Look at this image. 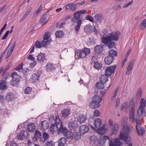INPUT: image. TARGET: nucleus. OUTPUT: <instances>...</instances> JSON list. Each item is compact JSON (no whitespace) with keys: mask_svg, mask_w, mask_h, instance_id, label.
I'll use <instances>...</instances> for the list:
<instances>
[{"mask_svg":"<svg viewBox=\"0 0 146 146\" xmlns=\"http://www.w3.org/2000/svg\"><path fill=\"white\" fill-rule=\"evenodd\" d=\"M104 84L100 82H98L96 84V86L97 88L101 89L103 88L104 87Z\"/></svg>","mask_w":146,"mask_h":146,"instance_id":"39","label":"nucleus"},{"mask_svg":"<svg viewBox=\"0 0 146 146\" xmlns=\"http://www.w3.org/2000/svg\"><path fill=\"white\" fill-rule=\"evenodd\" d=\"M89 129V127L85 125H82L80 127V131L82 134L86 133L88 131Z\"/></svg>","mask_w":146,"mask_h":146,"instance_id":"11","label":"nucleus"},{"mask_svg":"<svg viewBox=\"0 0 146 146\" xmlns=\"http://www.w3.org/2000/svg\"><path fill=\"white\" fill-rule=\"evenodd\" d=\"M86 19L90 21L91 22H94L93 18L90 15H87L86 17Z\"/></svg>","mask_w":146,"mask_h":146,"instance_id":"57","label":"nucleus"},{"mask_svg":"<svg viewBox=\"0 0 146 146\" xmlns=\"http://www.w3.org/2000/svg\"><path fill=\"white\" fill-rule=\"evenodd\" d=\"M49 17L48 15L45 14H44L42 17L40 19V23L42 25H44L47 22L49 19Z\"/></svg>","mask_w":146,"mask_h":146,"instance_id":"16","label":"nucleus"},{"mask_svg":"<svg viewBox=\"0 0 146 146\" xmlns=\"http://www.w3.org/2000/svg\"><path fill=\"white\" fill-rule=\"evenodd\" d=\"M94 123L95 127L98 128L102 124V121L99 118H97L94 121Z\"/></svg>","mask_w":146,"mask_h":146,"instance_id":"29","label":"nucleus"},{"mask_svg":"<svg viewBox=\"0 0 146 146\" xmlns=\"http://www.w3.org/2000/svg\"><path fill=\"white\" fill-rule=\"evenodd\" d=\"M70 113V111L66 109L62 111V116L64 117H66Z\"/></svg>","mask_w":146,"mask_h":146,"instance_id":"42","label":"nucleus"},{"mask_svg":"<svg viewBox=\"0 0 146 146\" xmlns=\"http://www.w3.org/2000/svg\"><path fill=\"white\" fill-rule=\"evenodd\" d=\"M116 68V66L115 65H113L112 66H110L107 68L105 70L106 75L107 76L111 75L112 74L114 73Z\"/></svg>","mask_w":146,"mask_h":146,"instance_id":"7","label":"nucleus"},{"mask_svg":"<svg viewBox=\"0 0 146 146\" xmlns=\"http://www.w3.org/2000/svg\"><path fill=\"white\" fill-rule=\"evenodd\" d=\"M109 144L110 146H121L122 145L120 139L117 138L114 139V143L111 140H109Z\"/></svg>","mask_w":146,"mask_h":146,"instance_id":"9","label":"nucleus"},{"mask_svg":"<svg viewBox=\"0 0 146 146\" xmlns=\"http://www.w3.org/2000/svg\"><path fill=\"white\" fill-rule=\"evenodd\" d=\"M142 94L141 89L140 88H139L137 89V94L135 97L136 100L139 99Z\"/></svg>","mask_w":146,"mask_h":146,"instance_id":"33","label":"nucleus"},{"mask_svg":"<svg viewBox=\"0 0 146 146\" xmlns=\"http://www.w3.org/2000/svg\"><path fill=\"white\" fill-rule=\"evenodd\" d=\"M130 131V129L129 127H123L122 129L120 135L121 139L124 140L126 144H129L127 146H132V143H129L131 141L130 138H129V135Z\"/></svg>","mask_w":146,"mask_h":146,"instance_id":"2","label":"nucleus"},{"mask_svg":"<svg viewBox=\"0 0 146 146\" xmlns=\"http://www.w3.org/2000/svg\"><path fill=\"white\" fill-rule=\"evenodd\" d=\"M16 44V42H14L12 44L11 47L8 50L12 52L15 47Z\"/></svg>","mask_w":146,"mask_h":146,"instance_id":"59","label":"nucleus"},{"mask_svg":"<svg viewBox=\"0 0 146 146\" xmlns=\"http://www.w3.org/2000/svg\"><path fill=\"white\" fill-rule=\"evenodd\" d=\"M108 80V76L106 75H102L100 77V82L103 83H105Z\"/></svg>","mask_w":146,"mask_h":146,"instance_id":"30","label":"nucleus"},{"mask_svg":"<svg viewBox=\"0 0 146 146\" xmlns=\"http://www.w3.org/2000/svg\"><path fill=\"white\" fill-rule=\"evenodd\" d=\"M102 65L100 63L98 62H96L94 63V67L96 69L99 70L102 67Z\"/></svg>","mask_w":146,"mask_h":146,"instance_id":"44","label":"nucleus"},{"mask_svg":"<svg viewBox=\"0 0 146 146\" xmlns=\"http://www.w3.org/2000/svg\"><path fill=\"white\" fill-rule=\"evenodd\" d=\"M12 79L19 80V76L16 72H13L11 74Z\"/></svg>","mask_w":146,"mask_h":146,"instance_id":"46","label":"nucleus"},{"mask_svg":"<svg viewBox=\"0 0 146 146\" xmlns=\"http://www.w3.org/2000/svg\"><path fill=\"white\" fill-rule=\"evenodd\" d=\"M109 56H111L112 57H115L117 56V52L116 51L112 49L109 52Z\"/></svg>","mask_w":146,"mask_h":146,"instance_id":"37","label":"nucleus"},{"mask_svg":"<svg viewBox=\"0 0 146 146\" xmlns=\"http://www.w3.org/2000/svg\"><path fill=\"white\" fill-rule=\"evenodd\" d=\"M120 35V33L119 31L106 33L103 35L101 41L104 45L108 46L110 48H112L115 44V42L112 41L117 40Z\"/></svg>","mask_w":146,"mask_h":146,"instance_id":"1","label":"nucleus"},{"mask_svg":"<svg viewBox=\"0 0 146 146\" xmlns=\"http://www.w3.org/2000/svg\"><path fill=\"white\" fill-rule=\"evenodd\" d=\"M118 90L119 88H116L115 91L113 93V96L111 97V100H113L115 97Z\"/></svg>","mask_w":146,"mask_h":146,"instance_id":"51","label":"nucleus"},{"mask_svg":"<svg viewBox=\"0 0 146 146\" xmlns=\"http://www.w3.org/2000/svg\"><path fill=\"white\" fill-rule=\"evenodd\" d=\"M35 46L36 48H40L42 47L41 42L39 41H36L35 44Z\"/></svg>","mask_w":146,"mask_h":146,"instance_id":"52","label":"nucleus"},{"mask_svg":"<svg viewBox=\"0 0 146 146\" xmlns=\"http://www.w3.org/2000/svg\"><path fill=\"white\" fill-rule=\"evenodd\" d=\"M36 127L34 123H29L27 126V130L30 132H33L35 129Z\"/></svg>","mask_w":146,"mask_h":146,"instance_id":"22","label":"nucleus"},{"mask_svg":"<svg viewBox=\"0 0 146 146\" xmlns=\"http://www.w3.org/2000/svg\"><path fill=\"white\" fill-rule=\"evenodd\" d=\"M98 22H101L102 21V16L101 14H97L94 16Z\"/></svg>","mask_w":146,"mask_h":146,"instance_id":"45","label":"nucleus"},{"mask_svg":"<svg viewBox=\"0 0 146 146\" xmlns=\"http://www.w3.org/2000/svg\"><path fill=\"white\" fill-rule=\"evenodd\" d=\"M41 134L37 130H36L35 131V136L33 138V139L34 140L36 139V137H37L38 138H40L41 136Z\"/></svg>","mask_w":146,"mask_h":146,"instance_id":"48","label":"nucleus"},{"mask_svg":"<svg viewBox=\"0 0 146 146\" xmlns=\"http://www.w3.org/2000/svg\"><path fill=\"white\" fill-rule=\"evenodd\" d=\"M28 135V133L26 131L22 130L20 134L17 135L16 137L19 140L22 139H23L24 136L26 137Z\"/></svg>","mask_w":146,"mask_h":146,"instance_id":"15","label":"nucleus"},{"mask_svg":"<svg viewBox=\"0 0 146 146\" xmlns=\"http://www.w3.org/2000/svg\"><path fill=\"white\" fill-rule=\"evenodd\" d=\"M41 74L42 72L40 71H38L36 74H33L31 79V81L33 82H36Z\"/></svg>","mask_w":146,"mask_h":146,"instance_id":"8","label":"nucleus"},{"mask_svg":"<svg viewBox=\"0 0 146 146\" xmlns=\"http://www.w3.org/2000/svg\"><path fill=\"white\" fill-rule=\"evenodd\" d=\"M80 15L79 12L76 11L74 14V17L71 19V21L73 22L77 23V25L75 27V30L76 32L79 31L82 23V20L80 19Z\"/></svg>","mask_w":146,"mask_h":146,"instance_id":"3","label":"nucleus"},{"mask_svg":"<svg viewBox=\"0 0 146 146\" xmlns=\"http://www.w3.org/2000/svg\"><path fill=\"white\" fill-rule=\"evenodd\" d=\"M100 103L96 102L92 100L90 104V106L92 109H95L98 108L100 106Z\"/></svg>","mask_w":146,"mask_h":146,"instance_id":"18","label":"nucleus"},{"mask_svg":"<svg viewBox=\"0 0 146 146\" xmlns=\"http://www.w3.org/2000/svg\"><path fill=\"white\" fill-rule=\"evenodd\" d=\"M119 127V125L118 123H114L112 125L111 127L112 133L113 134H116L117 133Z\"/></svg>","mask_w":146,"mask_h":146,"instance_id":"19","label":"nucleus"},{"mask_svg":"<svg viewBox=\"0 0 146 146\" xmlns=\"http://www.w3.org/2000/svg\"><path fill=\"white\" fill-rule=\"evenodd\" d=\"M94 101L100 103L102 100V98L101 96L96 94L92 98Z\"/></svg>","mask_w":146,"mask_h":146,"instance_id":"25","label":"nucleus"},{"mask_svg":"<svg viewBox=\"0 0 146 146\" xmlns=\"http://www.w3.org/2000/svg\"><path fill=\"white\" fill-rule=\"evenodd\" d=\"M23 64L22 63L19 65L18 66L16 67L15 69L17 71H18L19 72H23Z\"/></svg>","mask_w":146,"mask_h":146,"instance_id":"40","label":"nucleus"},{"mask_svg":"<svg viewBox=\"0 0 146 146\" xmlns=\"http://www.w3.org/2000/svg\"><path fill=\"white\" fill-rule=\"evenodd\" d=\"M107 139H109V138L108 136L105 135L101 137V140L99 142L100 144L101 145H103Z\"/></svg>","mask_w":146,"mask_h":146,"instance_id":"28","label":"nucleus"},{"mask_svg":"<svg viewBox=\"0 0 146 146\" xmlns=\"http://www.w3.org/2000/svg\"><path fill=\"white\" fill-rule=\"evenodd\" d=\"M50 36V33L48 32L46 33L44 35L43 39L44 40H48Z\"/></svg>","mask_w":146,"mask_h":146,"instance_id":"49","label":"nucleus"},{"mask_svg":"<svg viewBox=\"0 0 146 146\" xmlns=\"http://www.w3.org/2000/svg\"><path fill=\"white\" fill-rule=\"evenodd\" d=\"M114 59V58L109 56L106 57L104 59L105 63L108 65L110 64L113 60Z\"/></svg>","mask_w":146,"mask_h":146,"instance_id":"23","label":"nucleus"},{"mask_svg":"<svg viewBox=\"0 0 146 146\" xmlns=\"http://www.w3.org/2000/svg\"><path fill=\"white\" fill-rule=\"evenodd\" d=\"M107 129L106 128L105 125H103L97 130V132L100 135L105 134L107 132Z\"/></svg>","mask_w":146,"mask_h":146,"instance_id":"12","label":"nucleus"},{"mask_svg":"<svg viewBox=\"0 0 146 146\" xmlns=\"http://www.w3.org/2000/svg\"><path fill=\"white\" fill-rule=\"evenodd\" d=\"M6 97L7 99L10 100L12 99L13 97L12 94L10 93H8Z\"/></svg>","mask_w":146,"mask_h":146,"instance_id":"62","label":"nucleus"},{"mask_svg":"<svg viewBox=\"0 0 146 146\" xmlns=\"http://www.w3.org/2000/svg\"><path fill=\"white\" fill-rule=\"evenodd\" d=\"M58 122H55V124H52L50 127V132L51 133V134H53L56 131H58Z\"/></svg>","mask_w":146,"mask_h":146,"instance_id":"14","label":"nucleus"},{"mask_svg":"<svg viewBox=\"0 0 146 146\" xmlns=\"http://www.w3.org/2000/svg\"><path fill=\"white\" fill-rule=\"evenodd\" d=\"M87 117L85 115H80L78 118V121L80 123H82L85 122Z\"/></svg>","mask_w":146,"mask_h":146,"instance_id":"20","label":"nucleus"},{"mask_svg":"<svg viewBox=\"0 0 146 146\" xmlns=\"http://www.w3.org/2000/svg\"><path fill=\"white\" fill-rule=\"evenodd\" d=\"M133 65V63L131 62L129 63V66L127 68V70L131 71L132 69V66Z\"/></svg>","mask_w":146,"mask_h":146,"instance_id":"60","label":"nucleus"},{"mask_svg":"<svg viewBox=\"0 0 146 146\" xmlns=\"http://www.w3.org/2000/svg\"><path fill=\"white\" fill-rule=\"evenodd\" d=\"M42 46L44 47H46L50 44V41L49 40H44L43 39L42 41L41 42Z\"/></svg>","mask_w":146,"mask_h":146,"instance_id":"38","label":"nucleus"},{"mask_svg":"<svg viewBox=\"0 0 146 146\" xmlns=\"http://www.w3.org/2000/svg\"><path fill=\"white\" fill-rule=\"evenodd\" d=\"M78 3H77L73 7H72L70 8V10L72 11H75L78 6Z\"/></svg>","mask_w":146,"mask_h":146,"instance_id":"58","label":"nucleus"},{"mask_svg":"<svg viewBox=\"0 0 146 146\" xmlns=\"http://www.w3.org/2000/svg\"><path fill=\"white\" fill-rule=\"evenodd\" d=\"M45 68L47 71L50 72L54 69V66L53 64L49 63L46 65Z\"/></svg>","mask_w":146,"mask_h":146,"instance_id":"24","label":"nucleus"},{"mask_svg":"<svg viewBox=\"0 0 146 146\" xmlns=\"http://www.w3.org/2000/svg\"><path fill=\"white\" fill-rule=\"evenodd\" d=\"M42 5H41L39 7L38 9L35 12L34 15L33 17H35L36 16L37 14H38L41 11V10L42 9Z\"/></svg>","mask_w":146,"mask_h":146,"instance_id":"50","label":"nucleus"},{"mask_svg":"<svg viewBox=\"0 0 146 146\" xmlns=\"http://www.w3.org/2000/svg\"><path fill=\"white\" fill-rule=\"evenodd\" d=\"M55 35L57 38H62L63 36L64 33L63 31L61 30L57 31L55 33Z\"/></svg>","mask_w":146,"mask_h":146,"instance_id":"35","label":"nucleus"},{"mask_svg":"<svg viewBox=\"0 0 146 146\" xmlns=\"http://www.w3.org/2000/svg\"><path fill=\"white\" fill-rule=\"evenodd\" d=\"M97 139L95 135H93L91 136L90 139V141L91 142L94 143L96 141Z\"/></svg>","mask_w":146,"mask_h":146,"instance_id":"54","label":"nucleus"},{"mask_svg":"<svg viewBox=\"0 0 146 146\" xmlns=\"http://www.w3.org/2000/svg\"><path fill=\"white\" fill-rule=\"evenodd\" d=\"M140 108H144L146 106V102L144 98L141 99L140 102Z\"/></svg>","mask_w":146,"mask_h":146,"instance_id":"36","label":"nucleus"},{"mask_svg":"<svg viewBox=\"0 0 146 146\" xmlns=\"http://www.w3.org/2000/svg\"><path fill=\"white\" fill-rule=\"evenodd\" d=\"M49 126L48 122L46 121H42L39 124L40 128L42 131H44L46 130Z\"/></svg>","mask_w":146,"mask_h":146,"instance_id":"10","label":"nucleus"},{"mask_svg":"<svg viewBox=\"0 0 146 146\" xmlns=\"http://www.w3.org/2000/svg\"><path fill=\"white\" fill-rule=\"evenodd\" d=\"M56 122H58V133L59 134L61 133H64L67 131V129L66 127H64L62 125V122L60 120L58 117L56 118Z\"/></svg>","mask_w":146,"mask_h":146,"instance_id":"5","label":"nucleus"},{"mask_svg":"<svg viewBox=\"0 0 146 146\" xmlns=\"http://www.w3.org/2000/svg\"><path fill=\"white\" fill-rule=\"evenodd\" d=\"M73 5V3H68L65 6V11H67L68 9H70L72 7Z\"/></svg>","mask_w":146,"mask_h":146,"instance_id":"55","label":"nucleus"},{"mask_svg":"<svg viewBox=\"0 0 146 146\" xmlns=\"http://www.w3.org/2000/svg\"><path fill=\"white\" fill-rule=\"evenodd\" d=\"M9 32V30L7 31L5 33V35H4L3 37H2V39L3 40L7 38Z\"/></svg>","mask_w":146,"mask_h":146,"instance_id":"63","label":"nucleus"},{"mask_svg":"<svg viewBox=\"0 0 146 146\" xmlns=\"http://www.w3.org/2000/svg\"><path fill=\"white\" fill-rule=\"evenodd\" d=\"M53 143L52 141H47L45 143V145L46 146H53Z\"/></svg>","mask_w":146,"mask_h":146,"instance_id":"64","label":"nucleus"},{"mask_svg":"<svg viewBox=\"0 0 146 146\" xmlns=\"http://www.w3.org/2000/svg\"><path fill=\"white\" fill-rule=\"evenodd\" d=\"M100 114V111L98 110H96L94 112V116L96 117H98Z\"/></svg>","mask_w":146,"mask_h":146,"instance_id":"61","label":"nucleus"},{"mask_svg":"<svg viewBox=\"0 0 146 146\" xmlns=\"http://www.w3.org/2000/svg\"><path fill=\"white\" fill-rule=\"evenodd\" d=\"M65 140L66 139L64 138H62L60 139L58 146H64V143L66 142Z\"/></svg>","mask_w":146,"mask_h":146,"instance_id":"47","label":"nucleus"},{"mask_svg":"<svg viewBox=\"0 0 146 146\" xmlns=\"http://www.w3.org/2000/svg\"><path fill=\"white\" fill-rule=\"evenodd\" d=\"M68 125L69 127H71L73 128H76L78 126L77 122L76 120L73 121H70Z\"/></svg>","mask_w":146,"mask_h":146,"instance_id":"31","label":"nucleus"},{"mask_svg":"<svg viewBox=\"0 0 146 146\" xmlns=\"http://www.w3.org/2000/svg\"><path fill=\"white\" fill-rule=\"evenodd\" d=\"M94 49L96 53H100L103 50V46L102 45H96L94 47Z\"/></svg>","mask_w":146,"mask_h":146,"instance_id":"21","label":"nucleus"},{"mask_svg":"<svg viewBox=\"0 0 146 146\" xmlns=\"http://www.w3.org/2000/svg\"><path fill=\"white\" fill-rule=\"evenodd\" d=\"M136 129L138 135L139 137L142 136L144 135L145 132V130L141 126L136 127Z\"/></svg>","mask_w":146,"mask_h":146,"instance_id":"13","label":"nucleus"},{"mask_svg":"<svg viewBox=\"0 0 146 146\" xmlns=\"http://www.w3.org/2000/svg\"><path fill=\"white\" fill-rule=\"evenodd\" d=\"M45 59V55L44 53H40L38 56L37 60L39 61H44Z\"/></svg>","mask_w":146,"mask_h":146,"instance_id":"26","label":"nucleus"},{"mask_svg":"<svg viewBox=\"0 0 146 146\" xmlns=\"http://www.w3.org/2000/svg\"><path fill=\"white\" fill-rule=\"evenodd\" d=\"M146 27V19L144 20L141 22L140 26L141 30L144 29Z\"/></svg>","mask_w":146,"mask_h":146,"instance_id":"43","label":"nucleus"},{"mask_svg":"<svg viewBox=\"0 0 146 146\" xmlns=\"http://www.w3.org/2000/svg\"><path fill=\"white\" fill-rule=\"evenodd\" d=\"M19 81V80L12 79L11 81V84L13 86L17 85Z\"/></svg>","mask_w":146,"mask_h":146,"instance_id":"41","label":"nucleus"},{"mask_svg":"<svg viewBox=\"0 0 146 146\" xmlns=\"http://www.w3.org/2000/svg\"><path fill=\"white\" fill-rule=\"evenodd\" d=\"M145 113L144 108H140L138 109L137 111V114L139 117H141Z\"/></svg>","mask_w":146,"mask_h":146,"instance_id":"34","label":"nucleus"},{"mask_svg":"<svg viewBox=\"0 0 146 146\" xmlns=\"http://www.w3.org/2000/svg\"><path fill=\"white\" fill-rule=\"evenodd\" d=\"M74 133L71 131H66L65 134V136L69 139L72 138H73Z\"/></svg>","mask_w":146,"mask_h":146,"instance_id":"32","label":"nucleus"},{"mask_svg":"<svg viewBox=\"0 0 146 146\" xmlns=\"http://www.w3.org/2000/svg\"><path fill=\"white\" fill-rule=\"evenodd\" d=\"M90 50L89 48H86L82 50H77L75 51V57L77 56L78 58H83L90 53Z\"/></svg>","mask_w":146,"mask_h":146,"instance_id":"4","label":"nucleus"},{"mask_svg":"<svg viewBox=\"0 0 146 146\" xmlns=\"http://www.w3.org/2000/svg\"><path fill=\"white\" fill-rule=\"evenodd\" d=\"M92 26L90 24H88L84 27V30L86 34H90L92 32Z\"/></svg>","mask_w":146,"mask_h":146,"instance_id":"17","label":"nucleus"},{"mask_svg":"<svg viewBox=\"0 0 146 146\" xmlns=\"http://www.w3.org/2000/svg\"><path fill=\"white\" fill-rule=\"evenodd\" d=\"M80 138V135L77 134V133H74L72 139H75L76 140H78Z\"/></svg>","mask_w":146,"mask_h":146,"instance_id":"56","label":"nucleus"},{"mask_svg":"<svg viewBox=\"0 0 146 146\" xmlns=\"http://www.w3.org/2000/svg\"><path fill=\"white\" fill-rule=\"evenodd\" d=\"M32 90L31 88L29 87H27L25 89L24 92L26 94H29L31 92Z\"/></svg>","mask_w":146,"mask_h":146,"instance_id":"53","label":"nucleus"},{"mask_svg":"<svg viewBox=\"0 0 146 146\" xmlns=\"http://www.w3.org/2000/svg\"><path fill=\"white\" fill-rule=\"evenodd\" d=\"M6 82L4 80L0 81V90H4L6 88Z\"/></svg>","mask_w":146,"mask_h":146,"instance_id":"27","label":"nucleus"},{"mask_svg":"<svg viewBox=\"0 0 146 146\" xmlns=\"http://www.w3.org/2000/svg\"><path fill=\"white\" fill-rule=\"evenodd\" d=\"M129 111L130 118H134V113L135 110V102L134 100L132 99L129 101Z\"/></svg>","mask_w":146,"mask_h":146,"instance_id":"6","label":"nucleus"}]
</instances>
